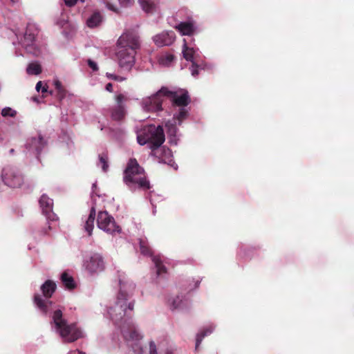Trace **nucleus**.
Instances as JSON below:
<instances>
[{
	"label": "nucleus",
	"instance_id": "obj_37",
	"mask_svg": "<svg viewBox=\"0 0 354 354\" xmlns=\"http://www.w3.org/2000/svg\"><path fill=\"white\" fill-rule=\"evenodd\" d=\"M122 6H130L133 4V0H118Z\"/></svg>",
	"mask_w": 354,
	"mask_h": 354
},
{
	"label": "nucleus",
	"instance_id": "obj_8",
	"mask_svg": "<svg viewBox=\"0 0 354 354\" xmlns=\"http://www.w3.org/2000/svg\"><path fill=\"white\" fill-rule=\"evenodd\" d=\"M2 179L4 184L11 188H19L24 184L23 174L15 168L3 169Z\"/></svg>",
	"mask_w": 354,
	"mask_h": 354
},
{
	"label": "nucleus",
	"instance_id": "obj_49",
	"mask_svg": "<svg viewBox=\"0 0 354 354\" xmlns=\"http://www.w3.org/2000/svg\"><path fill=\"white\" fill-rule=\"evenodd\" d=\"M82 3H84L85 1V0H80Z\"/></svg>",
	"mask_w": 354,
	"mask_h": 354
},
{
	"label": "nucleus",
	"instance_id": "obj_44",
	"mask_svg": "<svg viewBox=\"0 0 354 354\" xmlns=\"http://www.w3.org/2000/svg\"><path fill=\"white\" fill-rule=\"evenodd\" d=\"M47 91H48V86L45 85V86H42V88H41L42 93L47 92Z\"/></svg>",
	"mask_w": 354,
	"mask_h": 354
},
{
	"label": "nucleus",
	"instance_id": "obj_2",
	"mask_svg": "<svg viewBox=\"0 0 354 354\" xmlns=\"http://www.w3.org/2000/svg\"><path fill=\"white\" fill-rule=\"evenodd\" d=\"M116 57L121 68L131 69L135 63L136 50L140 48L138 37L133 32L123 33L117 41Z\"/></svg>",
	"mask_w": 354,
	"mask_h": 354
},
{
	"label": "nucleus",
	"instance_id": "obj_39",
	"mask_svg": "<svg viewBox=\"0 0 354 354\" xmlns=\"http://www.w3.org/2000/svg\"><path fill=\"white\" fill-rule=\"evenodd\" d=\"M149 350V354H157L156 346L153 342H150Z\"/></svg>",
	"mask_w": 354,
	"mask_h": 354
},
{
	"label": "nucleus",
	"instance_id": "obj_16",
	"mask_svg": "<svg viewBox=\"0 0 354 354\" xmlns=\"http://www.w3.org/2000/svg\"><path fill=\"white\" fill-rule=\"evenodd\" d=\"M95 215H96L95 208L94 207H92L90 210L89 215H88V218H86L84 225V230L88 233V236L92 235L93 230L94 228Z\"/></svg>",
	"mask_w": 354,
	"mask_h": 354
},
{
	"label": "nucleus",
	"instance_id": "obj_14",
	"mask_svg": "<svg viewBox=\"0 0 354 354\" xmlns=\"http://www.w3.org/2000/svg\"><path fill=\"white\" fill-rule=\"evenodd\" d=\"M40 207L42 209V212L48 216L49 214H50L53 211V201L46 194H44L40 197L39 201Z\"/></svg>",
	"mask_w": 354,
	"mask_h": 354
},
{
	"label": "nucleus",
	"instance_id": "obj_6",
	"mask_svg": "<svg viewBox=\"0 0 354 354\" xmlns=\"http://www.w3.org/2000/svg\"><path fill=\"white\" fill-rule=\"evenodd\" d=\"M165 93L171 94L167 88L162 87L156 94L143 99L142 101L143 109L148 112H158L162 111V104L164 97H166Z\"/></svg>",
	"mask_w": 354,
	"mask_h": 354
},
{
	"label": "nucleus",
	"instance_id": "obj_9",
	"mask_svg": "<svg viewBox=\"0 0 354 354\" xmlns=\"http://www.w3.org/2000/svg\"><path fill=\"white\" fill-rule=\"evenodd\" d=\"M86 270L91 274H95L103 272L106 268L104 256L99 252L91 254L89 258L85 261Z\"/></svg>",
	"mask_w": 354,
	"mask_h": 354
},
{
	"label": "nucleus",
	"instance_id": "obj_7",
	"mask_svg": "<svg viewBox=\"0 0 354 354\" xmlns=\"http://www.w3.org/2000/svg\"><path fill=\"white\" fill-rule=\"evenodd\" d=\"M97 224L100 229L109 234L120 232L121 230L120 226L116 224L114 218L106 211H100L98 213Z\"/></svg>",
	"mask_w": 354,
	"mask_h": 354
},
{
	"label": "nucleus",
	"instance_id": "obj_36",
	"mask_svg": "<svg viewBox=\"0 0 354 354\" xmlns=\"http://www.w3.org/2000/svg\"><path fill=\"white\" fill-rule=\"evenodd\" d=\"M88 65L91 68H92L93 71H96L98 70V66L96 62L91 59L88 60Z\"/></svg>",
	"mask_w": 354,
	"mask_h": 354
},
{
	"label": "nucleus",
	"instance_id": "obj_3",
	"mask_svg": "<svg viewBox=\"0 0 354 354\" xmlns=\"http://www.w3.org/2000/svg\"><path fill=\"white\" fill-rule=\"evenodd\" d=\"M123 180L130 188L138 185L139 188L149 189V182L147 180L145 171L136 158H130L124 171Z\"/></svg>",
	"mask_w": 354,
	"mask_h": 354
},
{
	"label": "nucleus",
	"instance_id": "obj_47",
	"mask_svg": "<svg viewBox=\"0 0 354 354\" xmlns=\"http://www.w3.org/2000/svg\"><path fill=\"white\" fill-rule=\"evenodd\" d=\"M14 151H15V150H14L13 149H11L10 150V153H14Z\"/></svg>",
	"mask_w": 354,
	"mask_h": 354
},
{
	"label": "nucleus",
	"instance_id": "obj_43",
	"mask_svg": "<svg viewBox=\"0 0 354 354\" xmlns=\"http://www.w3.org/2000/svg\"><path fill=\"white\" fill-rule=\"evenodd\" d=\"M42 82L41 81L38 82L36 84V90L39 92L42 88Z\"/></svg>",
	"mask_w": 354,
	"mask_h": 354
},
{
	"label": "nucleus",
	"instance_id": "obj_51",
	"mask_svg": "<svg viewBox=\"0 0 354 354\" xmlns=\"http://www.w3.org/2000/svg\"><path fill=\"white\" fill-rule=\"evenodd\" d=\"M12 1L15 2V1H17V0H11Z\"/></svg>",
	"mask_w": 354,
	"mask_h": 354
},
{
	"label": "nucleus",
	"instance_id": "obj_15",
	"mask_svg": "<svg viewBox=\"0 0 354 354\" xmlns=\"http://www.w3.org/2000/svg\"><path fill=\"white\" fill-rule=\"evenodd\" d=\"M28 145L30 149L35 151L37 159L39 160V155L46 145V142L44 140L43 137L39 135L37 138H32Z\"/></svg>",
	"mask_w": 354,
	"mask_h": 354
},
{
	"label": "nucleus",
	"instance_id": "obj_4",
	"mask_svg": "<svg viewBox=\"0 0 354 354\" xmlns=\"http://www.w3.org/2000/svg\"><path fill=\"white\" fill-rule=\"evenodd\" d=\"M53 322L65 342H73L82 337V331L75 324H67V321L63 318V313L61 310L54 311Z\"/></svg>",
	"mask_w": 354,
	"mask_h": 354
},
{
	"label": "nucleus",
	"instance_id": "obj_33",
	"mask_svg": "<svg viewBox=\"0 0 354 354\" xmlns=\"http://www.w3.org/2000/svg\"><path fill=\"white\" fill-rule=\"evenodd\" d=\"M106 77L110 80H113L118 81V82H122L126 80V78H124V77L116 75L115 74L109 73H106Z\"/></svg>",
	"mask_w": 354,
	"mask_h": 354
},
{
	"label": "nucleus",
	"instance_id": "obj_20",
	"mask_svg": "<svg viewBox=\"0 0 354 354\" xmlns=\"http://www.w3.org/2000/svg\"><path fill=\"white\" fill-rule=\"evenodd\" d=\"M37 35V29L32 26H28L24 35V42L26 46L33 44Z\"/></svg>",
	"mask_w": 354,
	"mask_h": 354
},
{
	"label": "nucleus",
	"instance_id": "obj_5",
	"mask_svg": "<svg viewBox=\"0 0 354 354\" xmlns=\"http://www.w3.org/2000/svg\"><path fill=\"white\" fill-rule=\"evenodd\" d=\"M137 140L140 145L149 144V149L160 147L165 140L162 127L152 125L144 129L138 135Z\"/></svg>",
	"mask_w": 354,
	"mask_h": 354
},
{
	"label": "nucleus",
	"instance_id": "obj_46",
	"mask_svg": "<svg viewBox=\"0 0 354 354\" xmlns=\"http://www.w3.org/2000/svg\"><path fill=\"white\" fill-rule=\"evenodd\" d=\"M32 99L33 101L38 102V100H37V97H33Z\"/></svg>",
	"mask_w": 354,
	"mask_h": 354
},
{
	"label": "nucleus",
	"instance_id": "obj_11",
	"mask_svg": "<svg viewBox=\"0 0 354 354\" xmlns=\"http://www.w3.org/2000/svg\"><path fill=\"white\" fill-rule=\"evenodd\" d=\"M116 106L111 108V117L114 121H122L126 115L124 103L129 100V97L122 93L117 95L115 97Z\"/></svg>",
	"mask_w": 354,
	"mask_h": 354
},
{
	"label": "nucleus",
	"instance_id": "obj_32",
	"mask_svg": "<svg viewBox=\"0 0 354 354\" xmlns=\"http://www.w3.org/2000/svg\"><path fill=\"white\" fill-rule=\"evenodd\" d=\"M187 114H188L187 111L185 108H181L180 109V111H179L178 115L176 116V118L179 121H182L186 118V117L187 116Z\"/></svg>",
	"mask_w": 354,
	"mask_h": 354
},
{
	"label": "nucleus",
	"instance_id": "obj_27",
	"mask_svg": "<svg viewBox=\"0 0 354 354\" xmlns=\"http://www.w3.org/2000/svg\"><path fill=\"white\" fill-rule=\"evenodd\" d=\"M26 72L29 75H37L41 73V67L37 63H30L26 68Z\"/></svg>",
	"mask_w": 354,
	"mask_h": 354
},
{
	"label": "nucleus",
	"instance_id": "obj_34",
	"mask_svg": "<svg viewBox=\"0 0 354 354\" xmlns=\"http://www.w3.org/2000/svg\"><path fill=\"white\" fill-rule=\"evenodd\" d=\"M174 55L171 54H168L162 58V61L164 64H169L174 61Z\"/></svg>",
	"mask_w": 354,
	"mask_h": 354
},
{
	"label": "nucleus",
	"instance_id": "obj_42",
	"mask_svg": "<svg viewBox=\"0 0 354 354\" xmlns=\"http://www.w3.org/2000/svg\"><path fill=\"white\" fill-rule=\"evenodd\" d=\"M107 7L109 9L117 12H118V9L116 8H115L112 4H111L110 3H107Z\"/></svg>",
	"mask_w": 354,
	"mask_h": 354
},
{
	"label": "nucleus",
	"instance_id": "obj_29",
	"mask_svg": "<svg viewBox=\"0 0 354 354\" xmlns=\"http://www.w3.org/2000/svg\"><path fill=\"white\" fill-rule=\"evenodd\" d=\"M108 154L106 152H104L99 155V161L101 165L102 169L104 171H106L109 168L108 164Z\"/></svg>",
	"mask_w": 354,
	"mask_h": 354
},
{
	"label": "nucleus",
	"instance_id": "obj_21",
	"mask_svg": "<svg viewBox=\"0 0 354 354\" xmlns=\"http://www.w3.org/2000/svg\"><path fill=\"white\" fill-rule=\"evenodd\" d=\"M61 281L64 287L68 290H73L76 286L73 277L69 275L66 272H64L62 274Z\"/></svg>",
	"mask_w": 354,
	"mask_h": 354
},
{
	"label": "nucleus",
	"instance_id": "obj_13",
	"mask_svg": "<svg viewBox=\"0 0 354 354\" xmlns=\"http://www.w3.org/2000/svg\"><path fill=\"white\" fill-rule=\"evenodd\" d=\"M152 155L158 159L160 162L167 163L171 161V151L169 148H153L150 149Z\"/></svg>",
	"mask_w": 354,
	"mask_h": 354
},
{
	"label": "nucleus",
	"instance_id": "obj_1",
	"mask_svg": "<svg viewBox=\"0 0 354 354\" xmlns=\"http://www.w3.org/2000/svg\"><path fill=\"white\" fill-rule=\"evenodd\" d=\"M119 283L120 291L116 301L109 308L108 313L115 324L121 328L122 335L127 341H138L142 337L133 324L129 322L134 308V301L128 302L131 295L125 290V283L120 279Z\"/></svg>",
	"mask_w": 354,
	"mask_h": 354
},
{
	"label": "nucleus",
	"instance_id": "obj_10",
	"mask_svg": "<svg viewBox=\"0 0 354 354\" xmlns=\"http://www.w3.org/2000/svg\"><path fill=\"white\" fill-rule=\"evenodd\" d=\"M140 252L145 256L151 257L152 261L153 262L156 268V273L158 275L167 272V268L163 265L160 255H153V252L148 243L145 240H140Z\"/></svg>",
	"mask_w": 354,
	"mask_h": 354
},
{
	"label": "nucleus",
	"instance_id": "obj_22",
	"mask_svg": "<svg viewBox=\"0 0 354 354\" xmlns=\"http://www.w3.org/2000/svg\"><path fill=\"white\" fill-rule=\"evenodd\" d=\"M153 40L158 46H168L172 42L169 34L165 33L156 35Z\"/></svg>",
	"mask_w": 354,
	"mask_h": 354
},
{
	"label": "nucleus",
	"instance_id": "obj_50",
	"mask_svg": "<svg viewBox=\"0 0 354 354\" xmlns=\"http://www.w3.org/2000/svg\"><path fill=\"white\" fill-rule=\"evenodd\" d=\"M166 354H171V353H170V352H167Z\"/></svg>",
	"mask_w": 354,
	"mask_h": 354
},
{
	"label": "nucleus",
	"instance_id": "obj_45",
	"mask_svg": "<svg viewBox=\"0 0 354 354\" xmlns=\"http://www.w3.org/2000/svg\"><path fill=\"white\" fill-rule=\"evenodd\" d=\"M70 354H84V353L80 351H75L71 352Z\"/></svg>",
	"mask_w": 354,
	"mask_h": 354
},
{
	"label": "nucleus",
	"instance_id": "obj_18",
	"mask_svg": "<svg viewBox=\"0 0 354 354\" xmlns=\"http://www.w3.org/2000/svg\"><path fill=\"white\" fill-rule=\"evenodd\" d=\"M176 29L183 35H192L195 31L194 24L189 21L180 22L176 26Z\"/></svg>",
	"mask_w": 354,
	"mask_h": 354
},
{
	"label": "nucleus",
	"instance_id": "obj_23",
	"mask_svg": "<svg viewBox=\"0 0 354 354\" xmlns=\"http://www.w3.org/2000/svg\"><path fill=\"white\" fill-rule=\"evenodd\" d=\"M102 17L99 12H95L86 21V24L89 28H95L100 24Z\"/></svg>",
	"mask_w": 354,
	"mask_h": 354
},
{
	"label": "nucleus",
	"instance_id": "obj_26",
	"mask_svg": "<svg viewBox=\"0 0 354 354\" xmlns=\"http://www.w3.org/2000/svg\"><path fill=\"white\" fill-rule=\"evenodd\" d=\"M212 331H213V327L209 326L197 335L196 339V350H198L199 345L201 344V342L203 341V339L205 336L210 335L212 333Z\"/></svg>",
	"mask_w": 354,
	"mask_h": 354
},
{
	"label": "nucleus",
	"instance_id": "obj_24",
	"mask_svg": "<svg viewBox=\"0 0 354 354\" xmlns=\"http://www.w3.org/2000/svg\"><path fill=\"white\" fill-rule=\"evenodd\" d=\"M140 3L147 13H153L156 10V6L151 0H140Z\"/></svg>",
	"mask_w": 354,
	"mask_h": 354
},
{
	"label": "nucleus",
	"instance_id": "obj_41",
	"mask_svg": "<svg viewBox=\"0 0 354 354\" xmlns=\"http://www.w3.org/2000/svg\"><path fill=\"white\" fill-rule=\"evenodd\" d=\"M106 90L110 93L113 92V84L111 83H108L106 85Z\"/></svg>",
	"mask_w": 354,
	"mask_h": 354
},
{
	"label": "nucleus",
	"instance_id": "obj_48",
	"mask_svg": "<svg viewBox=\"0 0 354 354\" xmlns=\"http://www.w3.org/2000/svg\"><path fill=\"white\" fill-rule=\"evenodd\" d=\"M198 283H199V281H196V286H195L196 288L198 286Z\"/></svg>",
	"mask_w": 354,
	"mask_h": 354
},
{
	"label": "nucleus",
	"instance_id": "obj_19",
	"mask_svg": "<svg viewBox=\"0 0 354 354\" xmlns=\"http://www.w3.org/2000/svg\"><path fill=\"white\" fill-rule=\"evenodd\" d=\"M34 303L37 307L44 314H46L48 311V307L52 304L50 301H46L42 299L39 294H35L34 295Z\"/></svg>",
	"mask_w": 354,
	"mask_h": 354
},
{
	"label": "nucleus",
	"instance_id": "obj_25",
	"mask_svg": "<svg viewBox=\"0 0 354 354\" xmlns=\"http://www.w3.org/2000/svg\"><path fill=\"white\" fill-rule=\"evenodd\" d=\"M53 84L57 91V97L62 100L66 95V90L62 85V82L59 80H55L53 82Z\"/></svg>",
	"mask_w": 354,
	"mask_h": 354
},
{
	"label": "nucleus",
	"instance_id": "obj_31",
	"mask_svg": "<svg viewBox=\"0 0 354 354\" xmlns=\"http://www.w3.org/2000/svg\"><path fill=\"white\" fill-rule=\"evenodd\" d=\"M183 300L179 296H176L171 302L173 309L180 308L182 306Z\"/></svg>",
	"mask_w": 354,
	"mask_h": 354
},
{
	"label": "nucleus",
	"instance_id": "obj_28",
	"mask_svg": "<svg viewBox=\"0 0 354 354\" xmlns=\"http://www.w3.org/2000/svg\"><path fill=\"white\" fill-rule=\"evenodd\" d=\"M183 54L186 60L193 62L194 50L193 48L188 47L185 41L183 46Z\"/></svg>",
	"mask_w": 354,
	"mask_h": 354
},
{
	"label": "nucleus",
	"instance_id": "obj_12",
	"mask_svg": "<svg viewBox=\"0 0 354 354\" xmlns=\"http://www.w3.org/2000/svg\"><path fill=\"white\" fill-rule=\"evenodd\" d=\"M171 94L165 93V96L171 99L173 104L178 106H186L190 102V98L188 93L186 91L182 95H178L176 92L171 91Z\"/></svg>",
	"mask_w": 354,
	"mask_h": 354
},
{
	"label": "nucleus",
	"instance_id": "obj_17",
	"mask_svg": "<svg viewBox=\"0 0 354 354\" xmlns=\"http://www.w3.org/2000/svg\"><path fill=\"white\" fill-rule=\"evenodd\" d=\"M56 283L51 280H46L44 283L41 286V290L43 295L49 299L52 297L56 290Z\"/></svg>",
	"mask_w": 354,
	"mask_h": 354
},
{
	"label": "nucleus",
	"instance_id": "obj_30",
	"mask_svg": "<svg viewBox=\"0 0 354 354\" xmlns=\"http://www.w3.org/2000/svg\"><path fill=\"white\" fill-rule=\"evenodd\" d=\"M1 115L3 117H15L16 115V111L12 110L10 107H6L2 109L1 111Z\"/></svg>",
	"mask_w": 354,
	"mask_h": 354
},
{
	"label": "nucleus",
	"instance_id": "obj_35",
	"mask_svg": "<svg viewBox=\"0 0 354 354\" xmlns=\"http://www.w3.org/2000/svg\"><path fill=\"white\" fill-rule=\"evenodd\" d=\"M198 66L195 64V62H192V67L190 68L192 75L193 76H196L198 74Z\"/></svg>",
	"mask_w": 354,
	"mask_h": 354
},
{
	"label": "nucleus",
	"instance_id": "obj_40",
	"mask_svg": "<svg viewBox=\"0 0 354 354\" xmlns=\"http://www.w3.org/2000/svg\"><path fill=\"white\" fill-rule=\"evenodd\" d=\"M133 349L138 354H140L142 351V348L138 344H136V347H133Z\"/></svg>",
	"mask_w": 354,
	"mask_h": 354
},
{
	"label": "nucleus",
	"instance_id": "obj_38",
	"mask_svg": "<svg viewBox=\"0 0 354 354\" xmlns=\"http://www.w3.org/2000/svg\"><path fill=\"white\" fill-rule=\"evenodd\" d=\"M65 6L67 7L71 8L75 6L77 2V0H63Z\"/></svg>",
	"mask_w": 354,
	"mask_h": 354
}]
</instances>
